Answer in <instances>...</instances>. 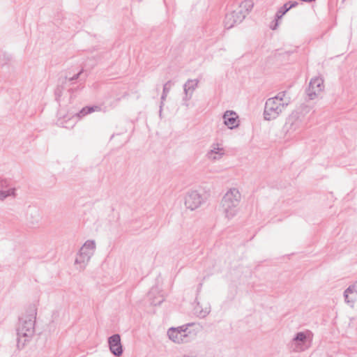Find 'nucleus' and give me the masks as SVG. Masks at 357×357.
Returning <instances> with one entry per match:
<instances>
[{"label":"nucleus","mask_w":357,"mask_h":357,"mask_svg":"<svg viewBox=\"0 0 357 357\" xmlns=\"http://www.w3.org/2000/svg\"><path fill=\"white\" fill-rule=\"evenodd\" d=\"M223 125L229 130L238 128L241 125L239 115L234 110H226L222 116Z\"/></svg>","instance_id":"obj_11"},{"label":"nucleus","mask_w":357,"mask_h":357,"mask_svg":"<svg viewBox=\"0 0 357 357\" xmlns=\"http://www.w3.org/2000/svg\"><path fill=\"white\" fill-rule=\"evenodd\" d=\"M296 3H293L290 5L285 3L282 8H280L276 13L277 19H280L292 7H294Z\"/></svg>","instance_id":"obj_19"},{"label":"nucleus","mask_w":357,"mask_h":357,"mask_svg":"<svg viewBox=\"0 0 357 357\" xmlns=\"http://www.w3.org/2000/svg\"><path fill=\"white\" fill-rule=\"evenodd\" d=\"M81 73H82V71H80L79 73L76 74L75 76H73L72 78H70V80H73V79H77Z\"/></svg>","instance_id":"obj_23"},{"label":"nucleus","mask_w":357,"mask_h":357,"mask_svg":"<svg viewBox=\"0 0 357 357\" xmlns=\"http://www.w3.org/2000/svg\"><path fill=\"white\" fill-rule=\"evenodd\" d=\"M100 110V107L98 106L86 107H84L77 114L78 118L84 116L85 115L90 114L93 112H98Z\"/></svg>","instance_id":"obj_18"},{"label":"nucleus","mask_w":357,"mask_h":357,"mask_svg":"<svg viewBox=\"0 0 357 357\" xmlns=\"http://www.w3.org/2000/svg\"><path fill=\"white\" fill-rule=\"evenodd\" d=\"M325 90L324 79L321 75H316L310 80L305 90L307 98L310 100L319 98Z\"/></svg>","instance_id":"obj_8"},{"label":"nucleus","mask_w":357,"mask_h":357,"mask_svg":"<svg viewBox=\"0 0 357 357\" xmlns=\"http://www.w3.org/2000/svg\"><path fill=\"white\" fill-rule=\"evenodd\" d=\"M15 189L10 188L7 190H0V200H3L8 197L15 196Z\"/></svg>","instance_id":"obj_21"},{"label":"nucleus","mask_w":357,"mask_h":357,"mask_svg":"<svg viewBox=\"0 0 357 357\" xmlns=\"http://www.w3.org/2000/svg\"><path fill=\"white\" fill-rule=\"evenodd\" d=\"M30 214L31 215V218L30 220H28L29 223L31 225L37 224L39 222L40 220V214L37 210L31 209L30 210Z\"/></svg>","instance_id":"obj_20"},{"label":"nucleus","mask_w":357,"mask_h":357,"mask_svg":"<svg viewBox=\"0 0 357 357\" xmlns=\"http://www.w3.org/2000/svg\"><path fill=\"white\" fill-rule=\"evenodd\" d=\"M195 312L198 317L204 318L211 312V305L206 301H198L195 307Z\"/></svg>","instance_id":"obj_16"},{"label":"nucleus","mask_w":357,"mask_h":357,"mask_svg":"<svg viewBox=\"0 0 357 357\" xmlns=\"http://www.w3.org/2000/svg\"><path fill=\"white\" fill-rule=\"evenodd\" d=\"M170 83L169 82H167L165 85H164V87H163V93H162V97H161V99H162V102L161 104H163V101L165 100L168 93H169V89H170Z\"/></svg>","instance_id":"obj_22"},{"label":"nucleus","mask_w":357,"mask_h":357,"mask_svg":"<svg viewBox=\"0 0 357 357\" xmlns=\"http://www.w3.org/2000/svg\"><path fill=\"white\" fill-rule=\"evenodd\" d=\"M241 194L237 188H229L223 195L220 208L225 218L231 220L239 213Z\"/></svg>","instance_id":"obj_3"},{"label":"nucleus","mask_w":357,"mask_h":357,"mask_svg":"<svg viewBox=\"0 0 357 357\" xmlns=\"http://www.w3.org/2000/svg\"><path fill=\"white\" fill-rule=\"evenodd\" d=\"M291 102V93L287 91L279 92L275 96L268 98L264 105V119L267 121L275 120L287 109Z\"/></svg>","instance_id":"obj_2"},{"label":"nucleus","mask_w":357,"mask_h":357,"mask_svg":"<svg viewBox=\"0 0 357 357\" xmlns=\"http://www.w3.org/2000/svg\"><path fill=\"white\" fill-rule=\"evenodd\" d=\"M97 243L94 239L86 240L76 254L74 266L77 270L85 269L92 257L94 255Z\"/></svg>","instance_id":"obj_5"},{"label":"nucleus","mask_w":357,"mask_h":357,"mask_svg":"<svg viewBox=\"0 0 357 357\" xmlns=\"http://www.w3.org/2000/svg\"><path fill=\"white\" fill-rule=\"evenodd\" d=\"M36 310H27L19 319L17 328V347L19 349L25 348L31 341L35 333Z\"/></svg>","instance_id":"obj_1"},{"label":"nucleus","mask_w":357,"mask_h":357,"mask_svg":"<svg viewBox=\"0 0 357 357\" xmlns=\"http://www.w3.org/2000/svg\"><path fill=\"white\" fill-rule=\"evenodd\" d=\"M313 335L310 331L297 333L291 341V349L295 352H302L308 349L312 344Z\"/></svg>","instance_id":"obj_7"},{"label":"nucleus","mask_w":357,"mask_h":357,"mask_svg":"<svg viewBox=\"0 0 357 357\" xmlns=\"http://www.w3.org/2000/svg\"><path fill=\"white\" fill-rule=\"evenodd\" d=\"M110 352L119 357L123 354V346L121 342V336L119 334H114L110 336L107 340Z\"/></svg>","instance_id":"obj_13"},{"label":"nucleus","mask_w":357,"mask_h":357,"mask_svg":"<svg viewBox=\"0 0 357 357\" xmlns=\"http://www.w3.org/2000/svg\"><path fill=\"white\" fill-rule=\"evenodd\" d=\"M245 18L236 9L226 14L223 24L224 26L227 29H231L236 25L243 22Z\"/></svg>","instance_id":"obj_12"},{"label":"nucleus","mask_w":357,"mask_h":357,"mask_svg":"<svg viewBox=\"0 0 357 357\" xmlns=\"http://www.w3.org/2000/svg\"><path fill=\"white\" fill-rule=\"evenodd\" d=\"M201 330L197 324H188L178 327H171L167 331L169 340L174 344H182L187 342L189 337L195 335Z\"/></svg>","instance_id":"obj_4"},{"label":"nucleus","mask_w":357,"mask_h":357,"mask_svg":"<svg viewBox=\"0 0 357 357\" xmlns=\"http://www.w3.org/2000/svg\"><path fill=\"white\" fill-rule=\"evenodd\" d=\"M344 301L350 305L354 307L357 302V281L349 286L344 292Z\"/></svg>","instance_id":"obj_15"},{"label":"nucleus","mask_w":357,"mask_h":357,"mask_svg":"<svg viewBox=\"0 0 357 357\" xmlns=\"http://www.w3.org/2000/svg\"><path fill=\"white\" fill-rule=\"evenodd\" d=\"M204 202V197L199 190L191 189L184 196V205L187 209L195 211Z\"/></svg>","instance_id":"obj_9"},{"label":"nucleus","mask_w":357,"mask_h":357,"mask_svg":"<svg viewBox=\"0 0 357 357\" xmlns=\"http://www.w3.org/2000/svg\"><path fill=\"white\" fill-rule=\"evenodd\" d=\"M304 126V116L298 112H292L286 119L282 133L287 139L292 138Z\"/></svg>","instance_id":"obj_6"},{"label":"nucleus","mask_w":357,"mask_h":357,"mask_svg":"<svg viewBox=\"0 0 357 357\" xmlns=\"http://www.w3.org/2000/svg\"><path fill=\"white\" fill-rule=\"evenodd\" d=\"M254 6V2L252 0H244L243 1L238 8L236 9L241 12V15L245 18L247 15L250 13Z\"/></svg>","instance_id":"obj_17"},{"label":"nucleus","mask_w":357,"mask_h":357,"mask_svg":"<svg viewBox=\"0 0 357 357\" xmlns=\"http://www.w3.org/2000/svg\"><path fill=\"white\" fill-rule=\"evenodd\" d=\"M226 154V148L222 142H215L210 146L206 153V158L208 160L216 162L220 160Z\"/></svg>","instance_id":"obj_10"},{"label":"nucleus","mask_w":357,"mask_h":357,"mask_svg":"<svg viewBox=\"0 0 357 357\" xmlns=\"http://www.w3.org/2000/svg\"><path fill=\"white\" fill-rule=\"evenodd\" d=\"M199 80L197 79H188L183 85V90L185 96L183 97V101L185 104L188 105V102L192 97L195 90L198 86Z\"/></svg>","instance_id":"obj_14"}]
</instances>
